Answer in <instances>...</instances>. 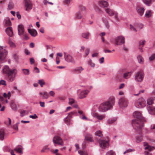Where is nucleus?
Segmentation results:
<instances>
[{
  "mask_svg": "<svg viewBox=\"0 0 155 155\" xmlns=\"http://www.w3.org/2000/svg\"><path fill=\"white\" fill-rule=\"evenodd\" d=\"M137 12L138 14L141 16L143 14L145 9L143 7L140 6H138L137 8Z\"/></svg>",
  "mask_w": 155,
  "mask_h": 155,
  "instance_id": "14",
  "label": "nucleus"
},
{
  "mask_svg": "<svg viewBox=\"0 0 155 155\" xmlns=\"http://www.w3.org/2000/svg\"><path fill=\"white\" fill-rule=\"evenodd\" d=\"M38 84H40L41 87H42L45 84V82L44 80L41 79L38 80Z\"/></svg>",
  "mask_w": 155,
  "mask_h": 155,
  "instance_id": "43",
  "label": "nucleus"
},
{
  "mask_svg": "<svg viewBox=\"0 0 155 155\" xmlns=\"http://www.w3.org/2000/svg\"><path fill=\"white\" fill-rule=\"evenodd\" d=\"M14 7V5L13 3L12 2H9L8 5V9L9 10H11L13 9Z\"/></svg>",
  "mask_w": 155,
  "mask_h": 155,
  "instance_id": "39",
  "label": "nucleus"
},
{
  "mask_svg": "<svg viewBox=\"0 0 155 155\" xmlns=\"http://www.w3.org/2000/svg\"><path fill=\"white\" fill-rule=\"evenodd\" d=\"M8 152L10 153L12 155H15L14 153V151L12 150L9 149Z\"/></svg>",
  "mask_w": 155,
  "mask_h": 155,
  "instance_id": "64",
  "label": "nucleus"
},
{
  "mask_svg": "<svg viewBox=\"0 0 155 155\" xmlns=\"http://www.w3.org/2000/svg\"><path fill=\"white\" fill-rule=\"evenodd\" d=\"M58 149H55V150H54L53 149H51V151L54 154H55L56 155H61L60 154L58 153Z\"/></svg>",
  "mask_w": 155,
  "mask_h": 155,
  "instance_id": "47",
  "label": "nucleus"
},
{
  "mask_svg": "<svg viewBox=\"0 0 155 155\" xmlns=\"http://www.w3.org/2000/svg\"><path fill=\"white\" fill-rule=\"evenodd\" d=\"M152 12L150 10H148L146 11L145 14V17L147 18L150 17L152 15Z\"/></svg>",
  "mask_w": 155,
  "mask_h": 155,
  "instance_id": "29",
  "label": "nucleus"
},
{
  "mask_svg": "<svg viewBox=\"0 0 155 155\" xmlns=\"http://www.w3.org/2000/svg\"><path fill=\"white\" fill-rule=\"evenodd\" d=\"M82 17V15L80 12H78L76 13L75 16V18L79 19L81 18Z\"/></svg>",
  "mask_w": 155,
  "mask_h": 155,
  "instance_id": "34",
  "label": "nucleus"
},
{
  "mask_svg": "<svg viewBox=\"0 0 155 155\" xmlns=\"http://www.w3.org/2000/svg\"><path fill=\"white\" fill-rule=\"evenodd\" d=\"M78 152L80 155H88L87 153L85 151L79 150Z\"/></svg>",
  "mask_w": 155,
  "mask_h": 155,
  "instance_id": "48",
  "label": "nucleus"
},
{
  "mask_svg": "<svg viewBox=\"0 0 155 155\" xmlns=\"http://www.w3.org/2000/svg\"><path fill=\"white\" fill-rule=\"evenodd\" d=\"M144 145L145 147V150H147L149 151H151L153 150L154 148L153 147H152L149 145L148 143L146 142L144 143Z\"/></svg>",
  "mask_w": 155,
  "mask_h": 155,
  "instance_id": "24",
  "label": "nucleus"
},
{
  "mask_svg": "<svg viewBox=\"0 0 155 155\" xmlns=\"http://www.w3.org/2000/svg\"><path fill=\"white\" fill-rule=\"evenodd\" d=\"M5 136V131L4 129H1L0 130V140H3Z\"/></svg>",
  "mask_w": 155,
  "mask_h": 155,
  "instance_id": "27",
  "label": "nucleus"
},
{
  "mask_svg": "<svg viewBox=\"0 0 155 155\" xmlns=\"http://www.w3.org/2000/svg\"><path fill=\"white\" fill-rule=\"evenodd\" d=\"M116 118H113L108 120V123L109 124H111L116 120Z\"/></svg>",
  "mask_w": 155,
  "mask_h": 155,
  "instance_id": "53",
  "label": "nucleus"
},
{
  "mask_svg": "<svg viewBox=\"0 0 155 155\" xmlns=\"http://www.w3.org/2000/svg\"><path fill=\"white\" fill-rule=\"evenodd\" d=\"M23 73L25 75H28L29 74V71L28 69H22Z\"/></svg>",
  "mask_w": 155,
  "mask_h": 155,
  "instance_id": "41",
  "label": "nucleus"
},
{
  "mask_svg": "<svg viewBox=\"0 0 155 155\" xmlns=\"http://www.w3.org/2000/svg\"><path fill=\"white\" fill-rule=\"evenodd\" d=\"M89 92V91L87 90L82 91L79 94V98L80 99H83L86 97Z\"/></svg>",
  "mask_w": 155,
  "mask_h": 155,
  "instance_id": "13",
  "label": "nucleus"
},
{
  "mask_svg": "<svg viewBox=\"0 0 155 155\" xmlns=\"http://www.w3.org/2000/svg\"><path fill=\"white\" fill-rule=\"evenodd\" d=\"M88 64L89 66L93 68H94L95 66V64L92 62L91 59H90L88 61Z\"/></svg>",
  "mask_w": 155,
  "mask_h": 155,
  "instance_id": "40",
  "label": "nucleus"
},
{
  "mask_svg": "<svg viewBox=\"0 0 155 155\" xmlns=\"http://www.w3.org/2000/svg\"><path fill=\"white\" fill-rule=\"evenodd\" d=\"M28 31L31 35L33 37L37 35V32L35 30L28 29Z\"/></svg>",
  "mask_w": 155,
  "mask_h": 155,
  "instance_id": "23",
  "label": "nucleus"
},
{
  "mask_svg": "<svg viewBox=\"0 0 155 155\" xmlns=\"http://www.w3.org/2000/svg\"><path fill=\"white\" fill-rule=\"evenodd\" d=\"M90 35V33L88 32L84 33L82 34V36L86 39H88L89 38Z\"/></svg>",
  "mask_w": 155,
  "mask_h": 155,
  "instance_id": "31",
  "label": "nucleus"
},
{
  "mask_svg": "<svg viewBox=\"0 0 155 155\" xmlns=\"http://www.w3.org/2000/svg\"><path fill=\"white\" fill-rule=\"evenodd\" d=\"M78 113L79 114L80 118L84 120H88V119L85 116V114H84L83 111L81 110H79Z\"/></svg>",
  "mask_w": 155,
  "mask_h": 155,
  "instance_id": "15",
  "label": "nucleus"
},
{
  "mask_svg": "<svg viewBox=\"0 0 155 155\" xmlns=\"http://www.w3.org/2000/svg\"><path fill=\"white\" fill-rule=\"evenodd\" d=\"M144 78V74L142 71H140L137 72L135 75V80L137 82H142Z\"/></svg>",
  "mask_w": 155,
  "mask_h": 155,
  "instance_id": "8",
  "label": "nucleus"
},
{
  "mask_svg": "<svg viewBox=\"0 0 155 155\" xmlns=\"http://www.w3.org/2000/svg\"><path fill=\"white\" fill-rule=\"evenodd\" d=\"M104 58L102 57L99 59V61L100 64L103 63L104 62Z\"/></svg>",
  "mask_w": 155,
  "mask_h": 155,
  "instance_id": "62",
  "label": "nucleus"
},
{
  "mask_svg": "<svg viewBox=\"0 0 155 155\" xmlns=\"http://www.w3.org/2000/svg\"><path fill=\"white\" fill-rule=\"evenodd\" d=\"M64 57L66 61L69 63H74L75 61L72 56L66 52H64Z\"/></svg>",
  "mask_w": 155,
  "mask_h": 155,
  "instance_id": "10",
  "label": "nucleus"
},
{
  "mask_svg": "<svg viewBox=\"0 0 155 155\" xmlns=\"http://www.w3.org/2000/svg\"><path fill=\"white\" fill-rule=\"evenodd\" d=\"M95 135L99 137H102L103 136L102 132L100 130L97 131L95 133Z\"/></svg>",
  "mask_w": 155,
  "mask_h": 155,
  "instance_id": "45",
  "label": "nucleus"
},
{
  "mask_svg": "<svg viewBox=\"0 0 155 155\" xmlns=\"http://www.w3.org/2000/svg\"><path fill=\"white\" fill-rule=\"evenodd\" d=\"M90 51V50L89 48H87L85 50V55L84 56L85 57H86L89 54Z\"/></svg>",
  "mask_w": 155,
  "mask_h": 155,
  "instance_id": "54",
  "label": "nucleus"
},
{
  "mask_svg": "<svg viewBox=\"0 0 155 155\" xmlns=\"http://www.w3.org/2000/svg\"><path fill=\"white\" fill-rule=\"evenodd\" d=\"M146 41L144 40H142L139 42V47H143Z\"/></svg>",
  "mask_w": 155,
  "mask_h": 155,
  "instance_id": "42",
  "label": "nucleus"
},
{
  "mask_svg": "<svg viewBox=\"0 0 155 155\" xmlns=\"http://www.w3.org/2000/svg\"><path fill=\"white\" fill-rule=\"evenodd\" d=\"M101 147L102 149H105L109 145V140H100L99 141Z\"/></svg>",
  "mask_w": 155,
  "mask_h": 155,
  "instance_id": "12",
  "label": "nucleus"
},
{
  "mask_svg": "<svg viewBox=\"0 0 155 155\" xmlns=\"http://www.w3.org/2000/svg\"><path fill=\"white\" fill-rule=\"evenodd\" d=\"M7 55V51L3 48L0 49V68L2 65L1 64L4 62V60Z\"/></svg>",
  "mask_w": 155,
  "mask_h": 155,
  "instance_id": "4",
  "label": "nucleus"
},
{
  "mask_svg": "<svg viewBox=\"0 0 155 155\" xmlns=\"http://www.w3.org/2000/svg\"><path fill=\"white\" fill-rule=\"evenodd\" d=\"M29 117L33 119H35L38 118V117L36 114H35L34 115H30Z\"/></svg>",
  "mask_w": 155,
  "mask_h": 155,
  "instance_id": "61",
  "label": "nucleus"
},
{
  "mask_svg": "<svg viewBox=\"0 0 155 155\" xmlns=\"http://www.w3.org/2000/svg\"><path fill=\"white\" fill-rule=\"evenodd\" d=\"M131 74V72H127L124 73V78L125 79L129 78Z\"/></svg>",
  "mask_w": 155,
  "mask_h": 155,
  "instance_id": "36",
  "label": "nucleus"
},
{
  "mask_svg": "<svg viewBox=\"0 0 155 155\" xmlns=\"http://www.w3.org/2000/svg\"><path fill=\"white\" fill-rule=\"evenodd\" d=\"M1 84L5 86L6 85V84L5 81L3 80H1L0 81V85Z\"/></svg>",
  "mask_w": 155,
  "mask_h": 155,
  "instance_id": "57",
  "label": "nucleus"
},
{
  "mask_svg": "<svg viewBox=\"0 0 155 155\" xmlns=\"http://www.w3.org/2000/svg\"><path fill=\"white\" fill-rule=\"evenodd\" d=\"M74 114V112H71L68 114V116L67 117H66L64 120L66 124H68L70 121V120L71 118V115Z\"/></svg>",
  "mask_w": 155,
  "mask_h": 155,
  "instance_id": "19",
  "label": "nucleus"
},
{
  "mask_svg": "<svg viewBox=\"0 0 155 155\" xmlns=\"http://www.w3.org/2000/svg\"><path fill=\"white\" fill-rule=\"evenodd\" d=\"M2 72L3 74L6 75L7 80L8 81L12 82L15 79L17 71L15 68L11 69L8 66L6 65L3 69Z\"/></svg>",
  "mask_w": 155,
  "mask_h": 155,
  "instance_id": "2",
  "label": "nucleus"
},
{
  "mask_svg": "<svg viewBox=\"0 0 155 155\" xmlns=\"http://www.w3.org/2000/svg\"><path fill=\"white\" fill-rule=\"evenodd\" d=\"M25 8L26 11L29 12L32 9L33 5L30 0H24Z\"/></svg>",
  "mask_w": 155,
  "mask_h": 155,
  "instance_id": "7",
  "label": "nucleus"
},
{
  "mask_svg": "<svg viewBox=\"0 0 155 155\" xmlns=\"http://www.w3.org/2000/svg\"><path fill=\"white\" fill-rule=\"evenodd\" d=\"M134 151V150L131 149H129L128 150H127L124 153V154H125L126 153H128L132 151Z\"/></svg>",
  "mask_w": 155,
  "mask_h": 155,
  "instance_id": "59",
  "label": "nucleus"
},
{
  "mask_svg": "<svg viewBox=\"0 0 155 155\" xmlns=\"http://www.w3.org/2000/svg\"><path fill=\"white\" fill-rule=\"evenodd\" d=\"M155 100V97L149 98L147 100V104L149 106H152L153 103V101Z\"/></svg>",
  "mask_w": 155,
  "mask_h": 155,
  "instance_id": "26",
  "label": "nucleus"
},
{
  "mask_svg": "<svg viewBox=\"0 0 155 155\" xmlns=\"http://www.w3.org/2000/svg\"><path fill=\"white\" fill-rule=\"evenodd\" d=\"M142 138L141 136H137L136 138V141L137 143H139L142 140Z\"/></svg>",
  "mask_w": 155,
  "mask_h": 155,
  "instance_id": "52",
  "label": "nucleus"
},
{
  "mask_svg": "<svg viewBox=\"0 0 155 155\" xmlns=\"http://www.w3.org/2000/svg\"><path fill=\"white\" fill-rule=\"evenodd\" d=\"M11 107L14 110H16L17 109L16 105L14 101H11Z\"/></svg>",
  "mask_w": 155,
  "mask_h": 155,
  "instance_id": "28",
  "label": "nucleus"
},
{
  "mask_svg": "<svg viewBox=\"0 0 155 155\" xmlns=\"http://www.w3.org/2000/svg\"><path fill=\"white\" fill-rule=\"evenodd\" d=\"M5 124L8 125H10L11 124V120L10 118H7L5 122Z\"/></svg>",
  "mask_w": 155,
  "mask_h": 155,
  "instance_id": "44",
  "label": "nucleus"
},
{
  "mask_svg": "<svg viewBox=\"0 0 155 155\" xmlns=\"http://www.w3.org/2000/svg\"><path fill=\"white\" fill-rule=\"evenodd\" d=\"M75 102V100L72 98H69L68 103L70 105H72Z\"/></svg>",
  "mask_w": 155,
  "mask_h": 155,
  "instance_id": "51",
  "label": "nucleus"
},
{
  "mask_svg": "<svg viewBox=\"0 0 155 155\" xmlns=\"http://www.w3.org/2000/svg\"><path fill=\"white\" fill-rule=\"evenodd\" d=\"M5 25L6 26H10L12 23L10 20L8 18H7L5 20Z\"/></svg>",
  "mask_w": 155,
  "mask_h": 155,
  "instance_id": "30",
  "label": "nucleus"
},
{
  "mask_svg": "<svg viewBox=\"0 0 155 155\" xmlns=\"http://www.w3.org/2000/svg\"><path fill=\"white\" fill-rule=\"evenodd\" d=\"M118 104L120 108H123L127 107L128 104V101L125 97H123L120 99Z\"/></svg>",
  "mask_w": 155,
  "mask_h": 155,
  "instance_id": "6",
  "label": "nucleus"
},
{
  "mask_svg": "<svg viewBox=\"0 0 155 155\" xmlns=\"http://www.w3.org/2000/svg\"><path fill=\"white\" fill-rule=\"evenodd\" d=\"M39 94L40 96H42V98L43 99H47L49 97V95L47 92H40Z\"/></svg>",
  "mask_w": 155,
  "mask_h": 155,
  "instance_id": "20",
  "label": "nucleus"
},
{
  "mask_svg": "<svg viewBox=\"0 0 155 155\" xmlns=\"http://www.w3.org/2000/svg\"><path fill=\"white\" fill-rule=\"evenodd\" d=\"M85 139L86 140L88 141L92 142L93 141L92 137V136L90 135H87L85 137Z\"/></svg>",
  "mask_w": 155,
  "mask_h": 155,
  "instance_id": "35",
  "label": "nucleus"
},
{
  "mask_svg": "<svg viewBox=\"0 0 155 155\" xmlns=\"http://www.w3.org/2000/svg\"><path fill=\"white\" fill-rule=\"evenodd\" d=\"M125 38L122 36H119L115 39V44L117 45H121L125 43Z\"/></svg>",
  "mask_w": 155,
  "mask_h": 155,
  "instance_id": "11",
  "label": "nucleus"
},
{
  "mask_svg": "<svg viewBox=\"0 0 155 155\" xmlns=\"http://www.w3.org/2000/svg\"><path fill=\"white\" fill-rule=\"evenodd\" d=\"M106 12L110 15L112 16L114 14L113 11L109 8H107L105 9Z\"/></svg>",
  "mask_w": 155,
  "mask_h": 155,
  "instance_id": "32",
  "label": "nucleus"
},
{
  "mask_svg": "<svg viewBox=\"0 0 155 155\" xmlns=\"http://www.w3.org/2000/svg\"><path fill=\"white\" fill-rule=\"evenodd\" d=\"M99 5L101 7H107L108 5V3L107 1L103 0L99 1Z\"/></svg>",
  "mask_w": 155,
  "mask_h": 155,
  "instance_id": "21",
  "label": "nucleus"
},
{
  "mask_svg": "<svg viewBox=\"0 0 155 155\" xmlns=\"http://www.w3.org/2000/svg\"><path fill=\"white\" fill-rule=\"evenodd\" d=\"M18 34L19 35H22L24 34V29L23 26L22 25H19L18 26Z\"/></svg>",
  "mask_w": 155,
  "mask_h": 155,
  "instance_id": "16",
  "label": "nucleus"
},
{
  "mask_svg": "<svg viewBox=\"0 0 155 155\" xmlns=\"http://www.w3.org/2000/svg\"><path fill=\"white\" fill-rule=\"evenodd\" d=\"M135 26L137 29H140L143 28V25L142 24H135Z\"/></svg>",
  "mask_w": 155,
  "mask_h": 155,
  "instance_id": "38",
  "label": "nucleus"
},
{
  "mask_svg": "<svg viewBox=\"0 0 155 155\" xmlns=\"http://www.w3.org/2000/svg\"><path fill=\"white\" fill-rule=\"evenodd\" d=\"M155 0H143L144 3L147 6H150L152 4V2H154Z\"/></svg>",
  "mask_w": 155,
  "mask_h": 155,
  "instance_id": "25",
  "label": "nucleus"
},
{
  "mask_svg": "<svg viewBox=\"0 0 155 155\" xmlns=\"http://www.w3.org/2000/svg\"><path fill=\"white\" fill-rule=\"evenodd\" d=\"M133 116L136 119L132 121V126L134 129L140 132L143 126V122L145 121L144 118L142 116L141 113L138 111L134 112Z\"/></svg>",
  "mask_w": 155,
  "mask_h": 155,
  "instance_id": "1",
  "label": "nucleus"
},
{
  "mask_svg": "<svg viewBox=\"0 0 155 155\" xmlns=\"http://www.w3.org/2000/svg\"><path fill=\"white\" fill-rule=\"evenodd\" d=\"M83 69L82 67H79L73 69L72 71L74 73H76L78 74L81 73L83 71Z\"/></svg>",
  "mask_w": 155,
  "mask_h": 155,
  "instance_id": "22",
  "label": "nucleus"
},
{
  "mask_svg": "<svg viewBox=\"0 0 155 155\" xmlns=\"http://www.w3.org/2000/svg\"><path fill=\"white\" fill-rule=\"evenodd\" d=\"M19 124V123H17L15 124H14L13 126V129L16 130H18V125Z\"/></svg>",
  "mask_w": 155,
  "mask_h": 155,
  "instance_id": "50",
  "label": "nucleus"
},
{
  "mask_svg": "<svg viewBox=\"0 0 155 155\" xmlns=\"http://www.w3.org/2000/svg\"><path fill=\"white\" fill-rule=\"evenodd\" d=\"M130 29L131 30L134 31L135 32H137V28L135 26V25L134 26H133L131 25H130Z\"/></svg>",
  "mask_w": 155,
  "mask_h": 155,
  "instance_id": "46",
  "label": "nucleus"
},
{
  "mask_svg": "<svg viewBox=\"0 0 155 155\" xmlns=\"http://www.w3.org/2000/svg\"><path fill=\"white\" fill-rule=\"evenodd\" d=\"M155 59V54H153L149 58V60L150 61H153Z\"/></svg>",
  "mask_w": 155,
  "mask_h": 155,
  "instance_id": "55",
  "label": "nucleus"
},
{
  "mask_svg": "<svg viewBox=\"0 0 155 155\" xmlns=\"http://www.w3.org/2000/svg\"><path fill=\"white\" fill-rule=\"evenodd\" d=\"M106 155H115L114 152L112 150L108 152Z\"/></svg>",
  "mask_w": 155,
  "mask_h": 155,
  "instance_id": "56",
  "label": "nucleus"
},
{
  "mask_svg": "<svg viewBox=\"0 0 155 155\" xmlns=\"http://www.w3.org/2000/svg\"><path fill=\"white\" fill-rule=\"evenodd\" d=\"M115 103V98L110 97L109 99L102 103L99 107V110L101 111L105 112L113 107Z\"/></svg>",
  "mask_w": 155,
  "mask_h": 155,
  "instance_id": "3",
  "label": "nucleus"
},
{
  "mask_svg": "<svg viewBox=\"0 0 155 155\" xmlns=\"http://www.w3.org/2000/svg\"><path fill=\"white\" fill-rule=\"evenodd\" d=\"M94 116L98 120H101L105 117L104 115H99L97 114H95Z\"/></svg>",
  "mask_w": 155,
  "mask_h": 155,
  "instance_id": "33",
  "label": "nucleus"
},
{
  "mask_svg": "<svg viewBox=\"0 0 155 155\" xmlns=\"http://www.w3.org/2000/svg\"><path fill=\"white\" fill-rule=\"evenodd\" d=\"M30 62L31 64H33L35 62V60L34 58H31L30 59Z\"/></svg>",
  "mask_w": 155,
  "mask_h": 155,
  "instance_id": "63",
  "label": "nucleus"
},
{
  "mask_svg": "<svg viewBox=\"0 0 155 155\" xmlns=\"http://www.w3.org/2000/svg\"><path fill=\"white\" fill-rule=\"evenodd\" d=\"M5 31L7 34L9 36L12 37L13 35V32L11 27H8L6 29Z\"/></svg>",
  "mask_w": 155,
  "mask_h": 155,
  "instance_id": "17",
  "label": "nucleus"
},
{
  "mask_svg": "<svg viewBox=\"0 0 155 155\" xmlns=\"http://www.w3.org/2000/svg\"><path fill=\"white\" fill-rule=\"evenodd\" d=\"M146 103L145 100L142 97L139 99L135 103V106L138 108L145 107Z\"/></svg>",
  "mask_w": 155,
  "mask_h": 155,
  "instance_id": "5",
  "label": "nucleus"
},
{
  "mask_svg": "<svg viewBox=\"0 0 155 155\" xmlns=\"http://www.w3.org/2000/svg\"><path fill=\"white\" fill-rule=\"evenodd\" d=\"M53 143L55 144V146H56V144H58L61 146H63L64 143L62 139L58 136H55L54 137L53 139Z\"/></svg>",
  "mask_w": 155,
  "mask_h": 155,
  "instance_id": "9",
  "label": "nucleus"
},
{
  "mask_svg": "<svg viewBox=\"0 0 155 155\" xmlns=\"http://www.w3.org/2000/svg\"><path fill=\"white\" fill-rule=\"evenodd\" d=\"M149 113L151 114H155V107L153 106H149L148 108Z\"/></svg>",
  "mask_w": 155,
  "mask_h": 155,
  "instance_id": "18",
  "label": "nucleus"
},
{
  "mask_svg": "<svg viewBox=\"0 0 155 155\" xmlns=\"http://www.w3.org/2000/svg\"><path fill=\"white\" fill-rule=\"evenodd\" d=\"M9 44L10 46L11 47H15V44H14V43L11 41H9Z\"/></svg>",
  "mask_w": 155,
  "mask_h": 155,
  "instance_id": "58",
  "label": "nucleus"
},
{
  "mask_svg": "<svg viewBox=\"0 0 155 155\" xmlns=\"http://www.w3.org/2000/svg\"><path fill=\"white\" fill-rule=\"evenodd\" d=\"M71 1V0H64L63 2L65 4L69 5Z\"/></svg>",
  "mask_w": 155,
  "mask_h": 155,
  "instance_id": "60",
  "label": "nucleus"
},
{
  "mask_svg": "<svg viewBox=\"0 0 155 155\" xmlns=\"http://www.w3.org/2000/svg\"><path fill=\"white\" fill-rule=\"evenodd\" d=\"M14 150L18 153H22L21 149L20 147H16L14 149Z\"/></svg>",
  "mask_w": 155,
  "mask_h": 155,
  "instance_id": "49",
  "label": "nucleus"
},
{
  "mask_svg": "<svg viewBox=\"0 0 155 155\" xmlns=\"http://www.w3.org/2000/svg\"><path fill=\"white\" fill-rule=\"evenodd\" d=\"M137 59L139 63L140 64H143L144 61V59L143 57L139 55L137 57Z\"/></svg>",
  "mask_w": 155,
  "mask_h": 155,
  "instance_id": "37",
  "label": "nucleus"
}]
</instances>
